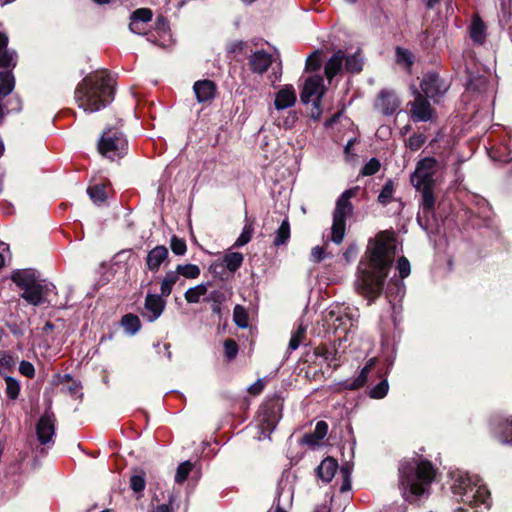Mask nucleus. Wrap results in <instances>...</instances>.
<instances>
[{
	"label": "nucleus",
	"instance_id": "nucleus-1",
	"mask_svg": "<svg viewBox=\"0 0 512 512\" xmlns=\"http://www.w3.org/2000/svg\"><path fill=\"white\" fill-rule=\"evenodd\" d=\"M395 257L392 241L377 237L370 240L364 256L357 266L354 286L371 304L384 290L386 278Z\"/></svg>",
	"mask_w": 512,
	"mask_h": 512
},
{
	"label": "nucleus",
	"instance_id": "nucleus-2",
	"mask_svg": "<svg viewBox=\"0 0 512 512\" xmlns=\"http://www.w3.org/2000/svg\"><path fill=\"white\" fill-rule=\"evenodd\" d=\"M114 78L106 71L90 73L78 83L74 98L80 109L94 113L105 108L114 98Z\"/></svg>",
	"mask_w": 512,
	"mask_h": 512
},
{
	"label": "nucleus",
	"instance_id": "nucleus-3",
	"mask_svg": "<svg viewBox=\"0 0 512 512\" xmlns=\"http://www.w3.org/2000/svg\"><path fill=\"white\" fill-rule=\"evenodd\" d=\"M435 474V468L427 460L412 458L403 461L399 467V479L405 499L412 502L428 495Z\"/></svg>",
	"mask_w": 512,
	"mask_h": 512
},
{
	"label": "nucleus",
	"instance_id": "nucleus-4",
	"mask_svg": "<svg viewBox=\"0 0 512 512\" xmlns=\"http://www.w3.org/2000/svg\"><path fill=\"white\" fill-rule=\"evenodd\" d=\"M438 170V161L433 157H425L416 163L415 170L410 176L412 186L421 193L420 210L424 215L430 214L435 206L434 189ZM417 221L421 224L420 212Z\"/></svg>",
	"mask_w": 512,
	"mask_h": 512
},
{
	"label": "nucleus",
	"instance_id": "nucleus-5",
	"mask_svg": "<svg viewBox=\"0 0 512 512\" xmlns=\"http://www.w3.org/2000/svg\"><path fill=\"white\" fill-rule=\"evenodd\" d=\"M452 480V492L462 502L470 506H483L485 509L490 507V492L477 474L455 471Z\"/></svg>",
	"mask_w": 512,
	"mask_h": 512
},
{
	"label": "nucleus",
	"instance_id": "nucleus-6",
	"mask_svg": "<svg viewBox=\"0 0 512 512\" xmlns=\"http://www.w3.org/2000/svg\"><path fill=\"white\" fill-rule=\"evenodd\" d=\"M358 190V187L350 188L344 191L336 201L331 227V241L335 244L342 243L344 239L346 219L351 217L353 214V205L350 199L356 195Z\"/></svg>",
	"mask_w": 512,
	"mask_h": 512
},
{
	"label": "nucleus",
	"instance_id": "nucleus-7",
	"mask_svg": "<svg viewBox=\"0 0 512 512\" xmlns=\"http://www.w3.org/2000/svg\"><path fill=\"white\" fill-rule=\"evenodd\" d=\"M98 150L101 155L116 160L122 158L128 150V141L124 134L115 128H108L98 141Z\"/></svg>",
	"mask_w": 512,
	"mask_h": 512
},
{
	"label": "nucleus",
	"instance_id": "nucleus-8",
	"mask_svg": "<svg viewBox=\"0 0 512 512\" xmlns=\"http://www.w3.org/2000/svg\"><path fill=\"white\" fill-rule=\"evenodd\" d=\"M56 287L51 282L45 280H37L29 288H26L21 294V298L33 306H39L48 299L51 293H55Z\"/></svg>",
	"mask_w": 512,
	"mask_h": 512
},
{
	"label": "nucleus",
	"instance_id": "nucleus-9",
	"mask_svg": "<svg viewBox=\"0 0 512 512\" xmlns=\"http://www.w3.org/2000/svg\"><path fill=\"white\" fill-rule=\"evenodd\" d=\"M325 90L326 88L321 76H310L306 79L300 94L301 101L304 104L312 102L316 108H319L321 98L323 97Z\"/></svg>",
	"mask_w": 512,
	"mask_h": 512
},
{
	"label": "nucleus",
	"instance_id": "nucleus-10",
	"mask_svg": "<svg viewBox=\"0 0 512 512\" xmlns=\"http://www.w3.org/2000/svg\"><path fill=\"white\" fill-rule=\"evenodd\" d=\"M492 436L501 444L512 445V415L494 416L490 420Z\"/></svg>",
	"mask_w": 512,
	"mask_h": 512
},
{
	"label": "nucleus",
	"instance_id": "nucleus-11",
	"mask_svg": "<svg viewBox=\"0 0 512 512\" xmlns=\"http://www.w3.org/2000/svg\"><path fill=\"white\" fill-rule=\"evenodd\" d=\"M166 296L148 292L144 300L142 316L148 322L153 323L161 317L166 307Z\"/></svg>",
	"mask_w": 512,
	"mask_h": 512
},
{
	"label": "nucleus",
	"instance_id": "nucleus-12",
	"mask_svg": "<svg viewBox=\"0 0 512 512\" xmlns=\"http://www.w3.org/2000/svg\"><path fill=\"white\" fill-rule=\"evenodd\" d=\"M38 441L45 445L53 440L55 434V419L53 413L46 411L38 420L36 426Z\"/></svg>",
	"mask_w": 512,
	"mask_h": 512
},
{
	"label": "nucleus",
	"instance_id": "nucleus-13",
	"mask_svg": "<svg viewBox=\"0 0 512 512\" xmlns=\"http://www.w3.org/2000/svg\"><path fill=\"white\" fill-rule=\"evenodd\" d=\"M411 117L414 121H428L432 116V109L429 101L420 93H416L414 101L411 103Z\"/></svg>",
	"mask_w": 512,
	"mask_h": 512
},
{
	"label": "nucleus",
	"instance_id": "nucleus-14",
	"mask_svg": "<svg viewBox=\"0 0 512 512\" xmlns=\"http://www.w3.org/2000/svg\"><path fill=\"white\" fill-rule=\"evenodd\" d=\"M400 104L399 97L393 91L383 90L379 94L376 107L382 114L390 116L398 110Z\"/></svg>",
	"mask_w": 512,
	"mask_h": 512
},
{
	"label": "nucleus",
	"instance_id": "nucleus-15",
	"mask_svg": "<svg viewBox=\"0 0 512 512\" xmlns=\"http://www.w3.org/2000/svg\"><path fill=\"white\" fill-rule=\"evenodd\" d=\"M169 251L163 245H157L148 251L146 256V267L149 271L156 273L160 267L168 261Z\"/></svg>",
	"mask_w": 512,
	"mask_h": 512
},
{
	"label": "nucleus",
	"instance_id": "nucleus-16",
	"mask_svg": "<svg viewBox=\"0 0 512 512\" xmlns=\"http://www.w3.org/2000/svg\"><path fill=\"white\" fill-rule=\"evenodd\" d=\"M375 359H370L366 365L361 369L360 374L353 379H346L344 381H341L338 383V390H357L361 387H363L368 378V374L371 370V368L374 366Z\"/></svg>",
	"mask_w": 512,
	"mask_h": 512
},
{
	"label": "nucleus",
	"instance_id": "nucleus-17",
	"mask_svg": "<svg viewBox=\"0 0 512 512\" xmlns=\"http://www.w3.org/2000/svg\"><path fill=\"white\" fill-rule=\"evenodd\" d=\"M421 90L426 97L434 98L445 91V86L442 84L438 75L430 73L426 74L420 84Z\"/></svg>",
	"mask_w": 512,
	"mask_h": 512
},
{
	"label": "nucleus",
	"instance_id": "nucleus-18",
	"mask_svg": "<svg viewBox=\"0 0 512 512\" xmlns=\"http://www.w3.org/2000/svg\"><path fill=\"white\" fill-rule=\"evenodd\" d=\"M216 89L215 83L207 79L196 81L193 85V90L199 103L211 101L215 97Z\"/></svg>",
	"mask_w": 512,
	"mask_h": 512
},
{
	"label": "nucleus",
	"instance_id": "nucleus-19",
	"mask_svg": "<svg viewBox=\"0 0 512 512\" xmlns=\"http://www.w3.org/2000/svg\"><path fill=\"white\" fill-rule=\"evenodd\" d=\"M296 102V93L292 85H285L275 96L274 107L276 110H284L292 107Z\"/></svg>",
	"mask_w": 512,
	"mask_h": 512
},
{
	"label": "nucleus",
	"instance_id": "nucleus-20",
	"mask_svg": "<svg viewBox=\"0 0 512 512\" xmlns=\"http://www.w3.org/2000/svg\"><path fill=\"white\" fill-rule=\"evenodd\" d=\"M272 63L271 55L263 50L255 51L249 57L251 70L257 74L265 73Z\"/></svg>",
	"mask_w": 512,
	"mask_h": 512
},
{
	"label": "nucleus",
	"instance_id": "nucleus-21",
	"mask_svg": "<svg viewBox=\"0 0 512 512\" xmlns=\"http://www.w3.org/2000/svg\"><path fill=\"white\" fill-rule=\"evenodd\" d=\"M184 284L185 280L181 279L180 275L175 269L168 270L161 277L160 292L162 293L163 296L168 297L172 293L173 288L176 285L183 286Z\"/></svg>",
	"mask_w": 512,
	"mask_h": 512
},
{
	"label": "nucleus",
	"instance_id": "nucleus-22",
	"mask_svg": "<svg viewBox=\"0 0 512 512\" xmlns=\"http://www.w3.org/2000/svg\"><path fill=\"white\" fill-rule=\"evenodd\" d=\"M11 280L24 291L38 280V274L32 269H18L12 272Z\"/></svg>",
	"mask_w": 512,
	"mask_h": 512
},
{
	"label": "nucleus",
	"instance_id": "nucleus-23",
	"mask_svg": "<svg viewBox=\"0 0 512 512\" xmlns=\"http://www.w3.org/2000/svg\"><path fill=\"white\" fill-rule=\"evenodd\" d=\"M328 432V424L325 421H318L312 433H307L302 437L301 442L309 447H317Z\"/></svg>",
	"mask_w": 512,
	"mask_h": 512
},
{
	"label": "nucleus",
	"instance_id": "nucleus-24",
	"mask_svg": "<svg viewBox=\"0 0 512 512\" xmlns=\"http://www.w3.org/2000/svg\"><path fill=\"white\" fill-rule=\"evenodd\" d=\"M345 53L342 50L335 52L325 64V76L331 81L343 68Z\"/></svg>",
	"mask_w": 512,
	"mask_h": 512
},
{
	"label": "nucleus",
	"instance_id": "nucleus-25",
	"mask_svg": "<svg viewBox=\"0 0 512 512\" xmlns=\"http://www.w3.org/2000/svg\"><path fill=\"white\" fill-rule=\"evenodd\" d=\"M293 492L290 488H278L276 499L272 506V512H288L292 505Z\"/></svg>",
	"mask_w": 512,
	"mask_h": 512
},
{
	"label": "nucleus",
	"instance_id": "nucleus-26",
	"mask_svg": "<svg viewBox=\"0 0 512 512\" xmlns=\"http://www.w3.org/2000/svg\"><path fill=\"white\" fill-rule=\"evenodd\" d=\"M338 469V463L332 457L325 458L317 467L318 477L325 483H329Z\"/></svg>",
	"mask_w": 512,
	"mask_h": 512
},
{
	"label": "nucleus",
	"instance_id": "nucleus-27",
	"mask_svg": "<svg viewBox=\"0 0 512 512\" xmlns=\"http://www.w3.org/2000/svg\"><path fill=\"white\" fill-rule=\"evenodd\" d=\"M467 92L480 93L491 95L494 93V88L489 86L487 79L484 76H470L466 85Z\"/></svg>",
	"mask_w": 512,
	"mask_h": 512
},
{
	"label": "nucleus",
	"instance_id": "nucleus-28",
	"mask_svg": "<svg viewBox=\"0 0 512 512\" xmlns=\"http://www.w3.org/2000/svg\"><path fill=\"white\" fill-rule=\"evenodd\" d=\"M22 110V101L18 95H12L7 99L0 97V122L6 114L20 112Z\"/></svg>",
	"mask_w": 512,
	"mask_h": 512
},
{
	"label": "nucleus",
	"instance_id": "nucleus-29",
	"mask_svg": "<svg viewBox=\"0 0 512 512\" xmlns=\"http://www.w3.org/2000/svg\"><path fill=\"white\" fill-rule=\"evenodd\" d=\"M15 88V77L11 70L0 72V97L7 99L12 96Z\"/></svg>",
	"mask_w": 512,
	"mask_h": 512
},
{
	"label": "nucleus",
	"instance_id": "nucleus-30",
	"mask_svg": "<svg viewBox=\"0 0 512 512\" xmlns=\"http://www.w3.org/2000/svg\"><path fill=\"white\" fill-rule=\"evenodd\" d=\"M397 270L399 272L401 280L396 282V287H397L396 294H397V296L402 297L405 293V286H404V283L402 280L404 278L408 277L411 272L410 262L408 261L407 258L401 257L398 260Z\"/></svg>",
	"mask_w": 512,
	"mask_h": 512
},
{
	"label": "nucleus",
	"instance_id": "nucleus-31",
	"mask_svg": "<svg viewBox=\"0 0 512 512\" xmlns=\"http://www.w3.org/2000/svg\"><path fill=\"white\" fill-rule=\"evenodd\" d=\"M244 260V256L240 252H229L226 253L222 259V266L234 273L237 271Z\"/></svg>",
	"mask_w": 512,
	"mask_h": 512
},
{
	"label": "nucleus",
	"instance_id": "nucleus-32",
	"mask_svg": "<svg viewBox=\"0 0 512 512\" xmlns=\"http://www.w3.org/2000/svg\"><path fill=\"white\" fill-rule=\"evenodd\" d=\"M290 239V224L287 218H285L278 229L275 232L273 244L276 247L286 245Z\"/></svg>",
	"mask_w": 512,
	"mask_h": 512
},
{
	"label": "nucleus",
	"instance_id": "nucleus-33",
	"mask_svg": "<svg viewBox=\"0 0 512 512\" xmlns=\"http://www.w3.org/2000/svg\"><path fill=\"white\" fill-rule=\"evenodd\" d=\"M207 286L208 284L201 283L187 289L186 292L184 293V298L186 302L189 304L198 303L200 301V298L207 293Z\"/></svg>",
	"mask_w": 512,
	"mask_h": 512
},
{
	"label": "nucleus",
	"instance_id": "nucleus-34",
	"mask_svg": "<svg viewBox=\"0 0 512 512\" xmlns=\"http://www.w3.org/2000/svg\"><path fill=\"white\" fill-rule=\"evenodd\" d=\"M470 36L476 43H483L486 38L485 26L480 18H474L470 27Z\"/></svg>",
	"mask_w": 512,
	"mask_h": 512
},
{
	"label": "nucleus",
	"instance_id": "nucleus-35",
	"mask_svg": "<svg viewBox=\"0 0 512 512\" xmlns=\"http://www.w3.org/2000/svg\"><path fill=\"white\" fill-rule=\"evenodd\" d=\"M121 324L124 330L130 335L136 334L141 328L140 319L134 314H126L123 316Z\"/></svg>",
	"mask_w": 512,
	"mask_h": 512
},
{
	"label": "nucleus",
	"instance_id": "nucleus-36",
	"mask_svg": "<svg viewBox=\"0 0 512 512\" xmlns=\"http://www.w3.org/2000/svg\"><path fill=\"white\" fill-rule=\"evenodd\" d=\"M175 270L185 279H196L201 273L199 266L195 264H178Z\"/></svg>",
	"mask_w": 512,
	"mask_h": 512
},
{
	"label": "nucleus",
	"instance_id": "nucleus-37",
	"mask_svg": "<svg viewBox=\"0 0 512 512\" xmlns=\"http://www.w3.org/2000/svg\"><path fill=\"white\" fill-rule=\"evenodd\" d=\"M345 68L347 71L352 73H358L363 68V58L356 52L350 56L345 55Z\"/></svg>",
	"mask_w": 512,
	"mask_h": 512
},
{
	"label": "nucleus",
	"instance_id": "nucleus-38",
	"mask_svg": "<svg viewBox=\"0 0 512 512\" xmlns=\"http://www.w3.org/2000/svg\"><path fill=\"white\" fill-rule=\"evenodd\" d=\"M17 64V53L15 50L4 48V51L0 50V67L2 68H14Z\"/></svg>",
	"mask_w": 512,
	"mask_h": 512
},
{
	"label": "nucleus",
	"instance_id": "nucleus-39",
	"mask_svg": "<svg viewBox=\"0 0 512 512\" xmlns=\"http://www.w3.org/2000/svg\"><path fill=\"white\" fill-rule=\"evenodd\" d=\"M307 326L303 323H299L296 330L292 333L289 341V349L291 351L296 350L302 343V339L306 334Z\"/></svg>",
	"mask_w": 512,
	"mask_h": 512
},
{
	"label": "nucleus",
	"instance_id": "nucleus-40",
	"mask_svg": "<svg viewBox=\"0 0 512 512\" xmlns=\"http://www.w3.org/2000/svg\"><path fill=\"white\" fill-rule=\"evenodd\" d=\"M193 463L189 460L180 463L176 469L175 482L182 484L193 469Z\"/></svg>",
	"mask_w": 512,
	"mask_h": 512
},
{
	"label": "nucleus",
	"instance_id": "nucleus-41",
	"mask_svg": "<svg viewBox=\"0 0 512 512\" xmlns=\"http://www.w3.org/2000/svg\"><path fill=\"white\" fill-rule=\"evenodd\" d=\"M5 383H6L5 392H6L7 397L11 400L17 399L19 396V393H20L19 382L15 378L7 376L5 378Z\"/></svg>",
	"mask_w": 512,
	"mask_h": 512
},
{
	"label": "nucleus",
	"instance_id": "nucleus-42",
	"mask_svg": "<svg viewBox=\"0 0 512 512\" xmlns=\"http://www.w3.org/2000/svg\"><path fill=\"white\" fill-rule=\"evenodd\" d=\"M87 193L90 197V199L94 202V203H101L103 201H105L106 199V191H105V186L104 185H95L93 187H89L87 189Z\"/></svg>",
	"mask_w": 512,
	"mask_h": 512
},
{
	"label": "nucleus",
	"instance_id": "nucleus-43",
	"mask_svg": "<svg viewBox=\"0 0 512 512\" xmlns=\"http://www.w3.org/2000/svg\"><path fill=\"white\" fill-rule=\"evenodd\" d=\"M253 232H254L253 225L251 223L245 224L241 234L236 239L233 246L234 247H242V246L246 245L247 243H249L252 238Z\"/></svg>",
	"mask_w": 512,
	"mask_h": 512
},
{
	"label": "nucleus",
	"instance_id": "nucleus-44",
	"mask_svg": "<svg viewBox=\"0 0 512 512\" xmlns=\"http://www.w3.org/2000/svg\"><path fill=\"white\" fill-rule=\"evenodd\" d=\"M340 476L342 477V485L340 487L341 492H347L351 489V474L352 467L350 464H345L340 468Z\"/></svg>",
	"mask_w": 512,
	"mask_h": 512
},
{
	"label": "nucleus",
	"instance_id": "nucleus-45",
	"mask_svg": "<svg viewBox=\"0 0 512 512\" xmlns=\"http://www.w3.org/2000/svg\"><path fill=\"white\" fill-rule=\"evenodd\" d=\"M224 299L225 295L221 291H213L210 293L208 300L212 302L211 309L214 314H221V306Z\"/></svg>",
	"mask_w": 512,
	"mask_h": 512
},
{
	"label": "nucleus",
	"instance_id": "nucleus-46",
	"mask_svg": "<svg viewBox=\"0 0 512 512\" xmlns=\"http://www.w3.org/2000/svg\"><path fill=\"white\" fill-rule=\"evenodd\" d=\"M393 193V182L391 180H388L378 195V202L381 203L382 205H387L392 199Z\"/></svg>",
	"mask_w": 512,
	"mask_h": 512
},
{
	"label": "nucleus",
	"instance_id": "nucleus-47",
	"mask_svg": "<svg viewBox=\"0 0 512 512\" xmlns=\"http://www.w3.org/2000/svg\"><path fill=\"white\" fill-rule=\"evenodd\" d=\"M389 390V384L386 379L379 382L373 388H371L369 392V396L373 399H382L384 398Z\"/></svg>",
	"mask_w": 512,
	"mask_h": 512
},
{
	"label": "nucleus",
	"instance_id": "nucleus-48",
	"mask_svg": "<svg viewBox=\"0 0 512 512\" xmlns=\"http://www.w3.org/2000/svg\"><path fill=\"white\" fill-rule=\"evenodd\" d=\"M233 317L235 324L240 328H246L248 326L247 313L244 307L236 305L233 311Z\"/></svg>",
	"mask_w": 512,
	"mask_h": 512
},
{
	"label": "nucleus",
	"instance_id": "nucleus-49",
	"mask_svg": "<svg viewBox=\"0 0 512 512\" xmlns=\"http://www.w3.org/2000/svg\"><path fill=\"white\" fill-rule=\"evenodd\" d=\"M170 248L175 255L182 256L187 251V245L184 239L172 236L170 239Z\"/></svg>",
	"mask_w": 512,
	"mask_h": 512
},
{
	"label": "nucleus",
	"instance_id": "nucleus-50",
	"mask_svg": "<svg viewBox=\"0 0 512 512\" xmlns=\"http://www.w3.org/2000/svg\"><path fill=\"white\" fill-rule=\"evenodd\" d=\"M152 19V11L148 8H139L135 10L131 16L130 20H135L144 23L145 25L150 22Z\"/></svg>",
	"mask_w": 512,
	"mask_h": 512
},
{
	"label": "nucleus",
	"instance_id": "nucleus-51",
	"mask_svg": "<svg viewBox=\"0 0 512 512\" xmlns=\"http://www.w3.org/2000/svg\"><path fill=\"white\" fill-rule=\"evenodd\" d=\"M396 60L398 63L404 64L406 67H410L413 63V55L408 49L397 47Z\"/></svg>",
	"mask_w": 512,
	"mask_h": 512
},
{
	"label": "nucleus",
	"instance_id": "nucleus-52",
	"mask_svg": "<svg viewBox=\"0 0 512 512\" xmlns=\"http://www.w3.org/2000/svg\"><path fill=\"white\" fill-rule=\"evenodd\" d=\"M425 141L426 137L424 134H413L408 138L406 146L409 147L412 151H417L422 147Z\"/></svg>",
	"mask_w": 512,
	"mask_h": 512
},
{
	"label": "nucleus",
	"instance_id": "nucleus-53",
	"mask_svg": "<svg viewBox=\"0 0 512 512\" xmlns=\"http://www.w3.org/2000/svg\"><path fill=\"white\" fill-rule=\"evenodd\" d=\"M380 162L376 158H371L362 168L361 174L364 176H371L376 174L380 169Z\"/></svg>",
	"mask_w": 512,
	"mask_h": 512
},
{
	"label": "nucleus",
	"instance_id": "nucleus-54",
	"mask_svg": "<svg viewBox=\"0 0 512 512\" xmlns=\"http://www.w3.org/2000/svg\"><path fill=\"white\" fill-rule=\"evenodd\" d=\"M145 486H146V481H145L144 474L133 475L130 478V487L134 492H136V493L142 492L145 489Z\"/></svg>",
	"mask_w": 512,
	"mask_h": 512
},
{
	"label": "nucleus",
	"instance_id": "nucleus-55",
	"mask_svg": "<svg viewBox=\"0 0 512 512\" xmlns=\"http://www.w3.org/2000/svg\"><path fill=\"white\" fill-rule=\"evenodd\" d=\"M224 353L228 360H232L238 353V345L232 339H227L224 342Z\"/></svg>",
	"mask_w": 512,
	"mask_h": 512
},
{
	"label": "nucleus",
	"instance_id": "nucleus-56",
	"mask_svg": "<svg viewBox=\"0 0 512 512\" xmlns=\"http://www.w3.org/2000/svg\"><path fill=\"white\" fill-rule=\"evenodd\" d=\"M319 52L314 51L306 59V69L310 71H316L320 67Z\"/></svg>",
	"mask_w": 512,
	"mask_h": 512
},
{
	"label": "nucleus",
	"instance_id": "nucleus-57",
	"mask_svg": "<svg viewBox=\"0 0 512 512\" xmlns=\"http://www.w3.org/2000/svg\"><path fill=\"white\" fill-rule=\"evenodd\" d=\"M19 371L22 375L32 378L35 375V368L32 363L28 361H21L19 364Z\"/></svg>",
	"mask_w": 512,
	"mask_h": 512
},
{
	"label": "nucleus",
	"instance_id": "nucleus-58",
	"mask_svg": "<svg viewBox=\"0 0 512 512\" xmlns=\"http://www.w3.org/2000/svg\"><path fill=\"white\" fill-rule=\"evenodd\" d=\"M14 364L13 357L7 352H0V372L5 371Z\"/></svg>",
	"mask_w": 512,
	"mask_h": 512
},
{
	"label": "nucleus",
	"instance_id": "nucleus-59",
	"mask_svg": "<svg viewBox=\"0 0 512 512\" xmlns=\"http://www.w3.org/2000/svg\"><path fill=\"white\" fill-rule=\"evenodd\" d=\"M129 29L132 33L141 35L145 31V24L139 21L130 20Z\"/></svg>",
	"mask_w": 512,
	"mask_h": 512
},
{
	"label": "nucleus",
	"instance_id": "nucleus-60",
	"mask_svg": "<svg viewBox=\"0 0 512 512\" xmlns=\"http://www.w3.org/2000/svg\"><path fill=\"white\" fill-rule=\"evenodd\" d=\"M311 257L314 262L322 261L325 257L324 249L320 246L313 247L311 251Z\"/></svg>",
	"mask_w": 512,
	"mask_h": 512
},
{
	"label": "nucleus",
	"instance_id": "nucleus-61",
	"mask_svg": "<svg viewBox=\"0 0 512 512\" xmlns=\"http://www.w3.org/2000/svg\"><path fill=\"white\" fill-rule=\"evenodd\" d=\"M264 385V381L262 379H258L255 383L248 387V391L253 395H258L262 392Z\"/></svg>",
	"mask_w": 512,
	"mask_h": 512
},
{
	"label": "nucleus",
	"instance_id": "nucleus-62",
	"mask_svg": "<svg viewBox=\"0 0 512 512\" xmlns=\"http://www.w3.org/2000/svg\"><path fill=\"white\" fill-rule=\"evenodd\" d=\"M245 46V43L243 41H236L230 45V51L237 53L241 52Z\"/></svg>",
	"mask_w": 512,
	"mask_h": 512
},
{
	"label": "nucleus",
	"instance_id": "nucleus-63",
	"mask_svg": "<svg viewBox=\"0 0 512 512\" xmlns=\"http://www.w3.org/2000/svg\"><path fill=\"white\" fill-rule=\"evenodd\" d=\"M296 117H295V113H292L290 114L289 117H287V119L283 122V124L281 123H278L277 125L278 126H283L284 128H289L292 126V124L294 123Z\"/></svg>",
	"mask_w": 512,
	"mask_h": 512
},
{
	"label": "nucleus",
	"instance_id": "nucleus-64",
	"mask_svg": "<svg viewBox=\"0 0 512 512\" xmlns=\"http://www.w3.org/2000/svg\"><path fill=\"white\" fill-rule=\"evenodd\" d=\"M151 512H172L170 504H161L154 508Z\"/></svg>",
	"mask_w": 512,
	"mask_h": 512
}]
</instances>
